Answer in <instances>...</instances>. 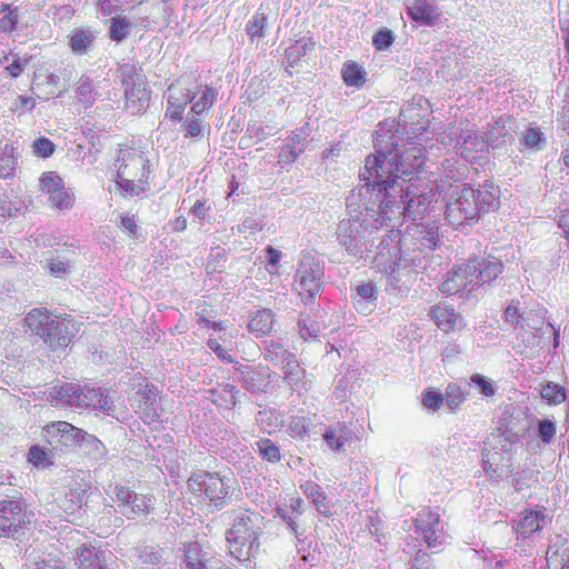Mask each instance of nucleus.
Returning <instances> with one entry per match:
<instances>
[{
	"mask_svg": "<svg viewBox=\"0 0 569 569\" xmlns=\"http://www.w3.org/2000/svg\"><path fill=\"white\" fill-rule=\"evenodd\" d=\"M393 39V32L387 28H383L375 33L372 43L378 50H386L392 44Z\"/></svg>",
	"mask_w": 569,
	"mask_h": 569,
	"instance_id": "bf43d9fd",
	"label": "nucleus"
},
{
	"mask_svg": "<svg viewBox=\"0 0 569 569\" xmlns=\"http://www.w3.org/2000/svg\"><path fill=\"white\" fill-rule=\"evenodd\" d=\"M487 142L492 148H502L513 142V136L506 126V121L499 119L486 132Z\"/></svg>",
	"mask_w": 569,
	"mask_h": 569,
	"instance_id": "b1692460",
	"label": "nucleus"
},
{
	"mask_svg": "<svg viewBox=\"0 0 569 569\" xmlns=\"http://www.w3.org/2000/svg\"><path fill=\"white\" fill-rule=\"evenodd\" d=\"M119 187L131 196H139L149 184V159L142 151L121 149L116 160Z\"/></svg>",
	"mask_w": 569,
	"mask_h": 569,
	"instance_id": "423d86ee",
	"label": "nucleus"
},
{
	"mask_svg": "<svg viewBox=\"0 0 569 569\" xmlns=\"http://www.w3.org/2000/svg\"><path fill=\"white\" fill-rule=\"evenodd\" d=\"M96 40L94 32L90 29H74L69 36V47L76 54H86Z\"/></svg>",
	"mask_w": 569,
	"mask_h": 569,
	"instance_id": "393cba45",
	"label": "nucleus"
},
{
	"mask_svg": "<svg viewBox=\"0 0 569 569\" xmlns=\"http://www.w3.org/2000/svg\"><path fill=\"white\" fill-rule=\"evenodd\" d=\"M432 196L429 193H417L407 187L406 201L402 210L400 211L405 218L413 221L421 219L430 208Z\"/></svg>",
	"mask_w": 569,
	"mask_h": 569,
	"instance_id": "6ab92c4d",
	"label": "nucleus"
},
{
	"mask_svg": "<svg viewBox=\"0 0 569 569\" xmlns=\"http://www.w3.org/2000/svg\"><path fill=\"white\" fill-rule=\"evenodd\" d=\"M337 240L341 248L352 257L370 259L369 253L373 247L372 231L368 230L357 219H347L339 222L336 230Z\"/></svg>",
	"mask_w": 569,
	"mask_h": 569,
	"instance_id": "6e6552de",
	"label": "nucleus"
},
{
	"mask_svg": "<svg viewBox=\"0 0 569 569\" xmlns=\"http://www.w3.org/2000/svg\"><path fill=\"white\" fill-rule=\"evenodd\" d=\"M416 532L422 535L428 547H436L442 543L443 527L440 516L431 510H422L415 519Z\"/></svg>",
	"mask_w": 569,
	"mask_h": 569,
	"instance_id": "dca6fc26",
	"label": "nucleus"
},
{
	"mask_svg": "<svg viewBox=\"0 0 569 569\" xmlns=\"http://www.w3.org/2000/svg\"><path fill=\"white\" fill-rule=\"evenodd\" d=\"M341 432H342V428H339V430H337V429H327L326 430V432L323 433V440L330 447V449L338 451L343 447L346 439L342 437Z\"/></svg>",
	"mask_w": 569,
	"mask_h": 569,
	"instance_id": "13d9d810",
	"label": "nucleus"
},
{
	"mask_svg": "<svg viewBox=\"0 0 569 569\" xmlns=\"http://www.w3.org/2000/svg\"><path fill=\"white\" fill-rule=\"evenodd\" d=\"M228 481L216 473L199 472L189 478L188 489L194 493L203 492L210 503L220 509L226 505L229 495Z\"/></svg>",
	"mask_w": 569,
	"mask_h": 569,
	"instance_id": "f8f14e48",
	"label": "nucleus"
},
{
	"mask_svg": "<svg viewBox=\"0 0 569 569\" xmlns=\"http://www.w3.org/2000/svg\"><path fill=\"white\" fill-rule=\"evenodd\" d=\"M299 332L303 340L316 338L319 333V325L309 317L305 318L299 321Z\"/></svg>",
	"mask_w": 569,
	"mask_h": 569,
	"instance_id": "e2e57ef3",
	"label": "nucleus"
},
{
	"mask_svg": "<svg viewBox=\"0 0 569 569\" xmlns=\"http://www.w3.org/2000/svg\"><path fill=\"white\" fill-rule=\"evenodd\" d=\"M72 194L64 188L60 187L57 192L50 196V202L53 208L63 210L72 206Z\"/></svg>",
	"mask_w": 569,
	"mask_h": 569,
	"instance_id": "6e6d98bb",
	"label": "nucleus"
},
{
	"mask_svg": "<svg viewBox=\"0 0 569 569\" xmlns=\"http://www.w3.org/2000/svg\"><path fill=\"white\" fill-rule=\"evenodd\" d=\"M119 71L126 87V109L132 114H138L149 106L150 92L147 82L131 64L121 66Z\"/></svg>",
	"mask_w": 569,
	"mask_h": 569,
	"instance_id": "9b49d317",
	"label": "nucleus"
},
{
	"mask_svg": "<svg viewBox=\"0 0 569 569\" xmlns=\"http://www.w3.org/2000/svg\"><path fill=\"white\" fill-rule=\"evenodd\" d=\"M284 380L291 387V389H299L305 377V369L300 367L296 356L292 353L290 358L283 361L281 365Z\"/></svg>",
	"mask_w": 569,
	"mask_h": 569,
	"instance_id": "7c9ffc66",
	"label": "nucleus"
},
{
	"mask_svg": "<svg viewBox=\"0 0 569 569\" xmlns=\"http://www.w3.org/2000/svg\"><path fill=\"white\" fill-rule=\"evenodd\" d=\"M469 386H476L480 395L485 397H492L496 393L495 382L480 373H473L470 377Z\"/></svg>",
	"mask_w": 569,
	"mask_h": 569,
	"instance_id": "09e8293b",
	"label": "nucleus"
},
{
	"mask_svg": "<svg viewBox=\"0 0 569 569\" xmlns=\"http://www.w3.org/2000/svg\"><path fill=\"white\" fill-rule=\"evenodd\" d=\"M546 313L547 310L539 303H533L530 307L526 308L522 328L528 327L533 330L541 329L546 319Z\"/></svg>",
	"mask_w": 569,
	"mask_h": 569,
	"instance_id": "f704fd0d",
	"label": "nucleus"
},
{
	"mask_svg": "<svg viewBox=\"0 0 569 569\" xmlns=\"http://www.w3.org/2000/svg\"><path fill=\"white\" fill-rule=\"evenodd\" d=\"M406 179L380 180L378 183H366L359 190L360 196L363 197V207L367 216L373 218L376 221L386 220L389 218V212L397 209L399 212L402 210L406 201L405 189Z\"/></svg>",
	"mask_w": 569,
	"mask_h": 569,
	"instance_id": "7ed1b4c3",
	"label": "nucleus"
},
{
	"mask_svg": "<svg viewBox=\"0 0 569 569\" xmlns=\"http://www.w3.org/2000/svg\"><path fill=\"white\" fill-rule=\"evenodd\" d=\"M132 27V22L127 17L116 16L111 19L109 36L117 42L123 41Z\"/></svg>",
	"mask_w": 569,
	"mask_h": 569,
	"instance_id": "58836bf2",
	"label": "nucleus"
},
{
	"mask_svg": "<svg viewBox=\"0 0 569 569\" xmlns=\"http://www.w3.org/2000/svg\"><path fill=\"white\" fill-rule=\"evenodd\" d=\"M443 402V395L433 390H428L422 396V405L429 409H439Z\"/></svg>",
	"mask_w": 569,
	"mask_h": 569,
	"instance_id": "69168bd1",
	"label": "nucleus"
},
{
	"mask_svg": "<svg viewBox=\"0 0 569 569\" xmlns=\"http://www.w3.org/2000/svg\"><path fill=\"white\" fill-rule=\"evenodd\" d=\"M325 266L313 252H302L296 272V290L305 305H311L323 289Z\"/></svg>",
	"mask_w": 569,
	"mask_h": 569,
	"instance_id": "0eeeda50",
	"label": "nucleus"
},
{
	"mask_svg": "<svg viewBox=\"0 0 569 569\" xmlns=\"http://www.w3.org/2000/svg\"><path fill=\"white\" fill-rule=\"evenodd\" d=\"M443 397L447 406L453 410L463 402L466 399V393L460 386L450 383L446 388Z\"/></svg>",
	"mask_w": 569,
	"mask_h": 569,
	"instance_id": "3c124183",
	"label": "nucleus"
},
{
	"mask_svg": "<svg viewBox=\"0 0 569 569\" xmlns=\"http://www.w3.org/2000/svg\"><path fill=\"white\" fill-rule=\"evenodd\" d=\"M184 81L179 80L176 84H171L167 90L168 107L166 116L174 121L182 119L184 107L191 102L196 96L191 89L183 87Z\"/></svg>",
	"mask_w": 569,
	"mask_h": 569,
	"instance_id": "f3484780",
	"label": "nucleus"
},
{
	"mask_svg": "<svg viewBox=\"0 0 569 569\" xmlns=\"http://www.w3.org/2000/svg\"><path fill=\"white\" fill-rule=\"evenodd\" d=\"M477 207L479 213L495 210L498 207L499 188L493 183L486 182L480 189H476Z\"/></svg>",
	"mask_w": 569,
	"mask_h": 569,
	"instance_id": "bb28decb",
	"label": "nucleus"
},
{
	"mask_svg": "<svg viewBox=\"0 0 569 569\" xmlns=\"http://www.w3.org/2000/svg\"><path fill=\"white\" fill-rule=\"evenodd\" d=\"M540 393L549 403H561L566 399L565 388L556 382L545 385Z\"/></svg>",
	"mask_w": 569,
	"mask_h": 569,
	"instance_id": "c03bdc74",
	"label": "nucleus"
},
{
	"mask_svg": "<svg viewBox=\"0 0 569 569\" xmlns=\"http://www.w3.org/2000/svg\"><path fill=\"white\" fill-rule=\"evenodd\" d=\"M217 98V91L206 86L201 92V97L191 106V113L201 116L206 110H209Z\"/></svg>",
	"mask_w": 569,
	"mask_h": 569,
	"instance_id": "79ce46f5",
	"label": "nucleus"
},
{
	"mask_svg": "<svg viewBox=\"0 0 569 569\" xmlns=\"http://www.w3.org/2000/svg\"><path fill=\"white\" fill-rule=\"evenodd\" d=\"M423 164V153L419 146L409 144L405 149H401L399 144V156L397 166L402 170H399L401 177H407L413 173V171L420 169Z\"/></svg>",
	"mask_w": 569,
	"mask_h": 569,
	"instance_id": "aec40b11",
	"label": "nucleus"
},
{
	"mask_svg": "<svg viewBox=\"0 0 569 569\" xmlns=\"http://www.w3.org/2000/svg\"><path fill=\"white\" fill-rule=\"evenodd\" d=\"M557 433L556 422L551 419H542L538 422L537 437L543 445H549Z\"/></svg>",
	"mask_w": 569,
	"mask_h": 569,
	"instance_id": "8fccbe9b",
	"label": "nucleus"
},
{
	"mask_svg": "<svg viewBox=\"0 0 569 569\" xmlns=\"http://www.w3.org/2000/svg\"><path fill=\"white\" fill-rule=\"evenodd\" d=\"M430 315L438 328L445 332L453 330L457 325L458 315L455 312V309L447 306L432 307Z\"/></svg>",
	"mask_w": 569,
	"mask_h": 569,
	"instance_id": "c756f323",
	"label": "nucleus"
},
{
	"mask_svg": "<svg viewBox=\"0 0 569 569\" xmlns=\"http://www.w3.org/2000/svg\"><path fill=\"white\" fill-rule=\"evenodd\" d=\"M43 436L53 449L71 448L81 445L83 430L67 421H56L43 428Z\"/></svg>",
	"mask_w": 569,
	"mask_h": 569,
	"instance_id": "4468645a",
	"label": "nucleus"
},
{
	"mask_svg": "<svg viewBox=\"0 0 569 569\" xmlns=\"http://www.w3.org/2000/svg\"><path fill=\"white\" fill-rule=\"evenodd\" d=\"M163 550L153 546H141L136 548L134 556L143 565H158L162 561Z\"/></svg>",
	"mask_w": 569,
	"mask_h": 569,
	"instance_id": "a19ab883",
	"label": "nucleus"
},
{
	"mask_svg": "<svg viewBox=\"0 0 569 569\" xmlns=\"http://www.w3.org/2000/svg\"><path fill=\"white\" fill-rule=\"evenodd\" d=\"M479 217L476 189L462 186L457 187L450 194L446 207V219L455 227L471 224Z\"/></svg>",
	"mask_w": 569,
	"mask_h": 569,
	"instance_id": "1a4fd4ad",
	"label": "nucleus"
},
{
	"mask_svg": "<svg viewBox=\"0 0 569 569\" xmlns=\"http://www.w3.org/2000/svg\"><path fill=\"white\" fill-rule=\"evenodd\" d=\"M301 150L297 151L293 146L286 143L279 152V163L291 164L299 156Z\"/></svg>",
	"mask_w": 569,
	"mask_h": 569,
	"instance_id": "338daca9",
	"label": "nucleus"
},
{
	"mask_svg": "<svg viewBox=\"0 0 569 569\" xmlns=\"http://www.w3.org/2000/svg\"><path fill=\"white\" fill-rule=\"evenodd\" d=\"M241 381L251 392L262 391L268 386L266 376L261 371L251 369L241 372Z\"/></svg>",
	"mask_w": 569,
	"mask_h": 569,
	"instance_id": "4c0bfd02",
	"label": "nucleus"
},
{
	"mask_svg": "<svg viewBox=\"0 0 569 569\" xmlns=\"http://www.w3.org/2000/svg\"><path fill=\"white\" fill-rule=\"evenodd\" d=\"M79 569H107V552L93 547H81L77 550Z\"/></svg>",
	"mask_w": 569,
	"mask_h": 569,
	"instance_id": "5701e85b",
	"label": "nucleus"
},
{
	"mask_svg": "<svg viewBox=\"0 0 569 569\" xmlns=\"http://www.w3.org/2000/svg\"><path fill=\"white\" fill-rule=\"evenodd\" d=\"M505 457L501 452L495 451L490 452L487 448L482 450V468L486 475L491 478H501L505 469L509 467V465H503L502 460Z\"/></svg>",
	"mask_w": 569,
	"mask_h": 569,
	"instance_id": "a878e982",
	"label": "nucleus"
},
{
	"mask_svg": "<svg viewBox=\"0 0 569 569\" xmlns=\"http://www.w3.org/2000/svg\"><path fill=\"white\" fill-rule=\"evenodd\" d=\"M96 409H100L103 412H106L108 416L114 417L118 419L117 416V407L114 403V397L110 393H103L99 398V405H97Z\"/></svg>",
	"mask_w": 569,
	"mask_h": 569,
	"instance_id": "0e129e2a",
	"label": "nucleus"
},
{
	"mask_svg": "<svg viewBox=\"0 0 569 569\" xmlns=\"http://www.w3.org/2000/svg\"><path fill=\"white\" fill-rule=\"evenodd\" d=\"M33 152L41 158H48L54 152V144L47 138H38L32 143Z\"/></svg>",
	"mask_w": 569,
	"mask_h": 569,
	"instance_id": "680f3d73",
	"label": "nucleus"
},
{
	"mask_svg": "<svg viewBox=\"0 0 569 569\" xmlns=\"http://www.w3.org/2000/svg\"><path fill=\"white\" fill-rule=\"evenodd\" d=\"M79 386L66 383L60 387H54L50 392V396L74 407L73 400H77L79 397Z\"/></svg>",
	"mask_w": 569,
	"mask_h": 569,
	"instance_id": "37998d69",
	"label": "nucleus"
},
{
	"mask_svg": "<svg viewBox=\"0 0 569 569\" xmlns=\"http://www.w3.org/2000/svg\"><path fill=\"white\" fill-rule=\"evenodd\" d=\"M292 352L287 350L279 340L271 339L267 342L264 358L276 366H280L283 361L290 358Z\"/></svg>",
	"mask_w": 569,
	"mask_h": 569,
	"instance_id": "e433bc0d",
	"label": "nucleus"
},
{
	"mask_svg": "<svg viewBox=\"0 0 569 569\" xmlns=\"http://www.w3.org/2000/svg\"><path fill=\"white\" fill-rule=\"evenodd\" d=\"M194 113H190L187 116L186 123L183 124V129L186 130L184 137L187 138H197L202 136L204 130V126L202 121Z\"/></svg>",
	"mask_w": 569,
	"mask_h": 569,
	"instance_id": "5fc2aeb1",
	"label": "nucleus"
},
{
	"mask_svg": "<svg viewBox=\"0 0 569 569\" xmlns=\"http://www.w3.org/2000/svg\"><path fill=\"white\" fill-rule=\"evenodd\" d=\"M290 430L293 437L305 438L310 436L309 419L306 417H297L290 423Z\"/></svg>",
	"mask_w": 569,
	"mask_h": 569,
	"instance_id": "052dcab7",
	"label": "nucleus"
},
{
	"mask_svg": "<svg viewBox=\"0 0 569 569\" xmlns=\"http://www.w3.org/2000/svg\"><path fill=\"white\" fill-rule=\"evenodd\" d=\"M315 49V42L309 37H301L286 50V58L290 66L298 63L302 57Z\"/></svg>",
	"mask_w": 569,
	"mask_h": 569,
	"instance_id": "473e14b6",
	"label": "nucleus"
},
{
	"mask_svg": "<svg viewBox=\"0 0 569 569\" xmlns=\"http://www.w3.org/2000/svg\"><path fill=\"white\" fill-rule=\"evenodd\" d=\"M525 310L520 308L519 300H512L505 310V321L522 328Z\"/></svg>",
	"mask_w": 569,
	"mask_h": 569,
	"instance_id": "864d4df0",
	"label": "nucleus"
},
{
	"mask_svg": "<svg viewBox=\"0 0 569 569\" xmlns=\"http://www.w3.org/2000/svg\"><path fill=\"white\" fill-rule=\"evenodd\" d=\"M74 92L78 101L86 108L91 107L99 97L93 80L87 74L80 77Z\"/></svg>",
	"mask_w": 569,
	"mask_h": 569,
	"instance_id": "cd10ccee",
	"label": "nucleus"
},
{
	"mask_svg": "<svg viewBox=\"0 0 569 569\" xmlns=\"http://www.w3.org/2000/svg\"><path fill=\"white\" fill-rule=\"evenodd\" d=\"M469 263L475 267L473 278L477 281V287L495 280L503 270L501 260L496 257H479L469 260Z\"/></svg>",
	"mask_w": 569,
	"mask_h": 569,
	"instance_id": "a211bd4d",
	"label": "nucleus"
},
{
	"mask_svg": "<svg viewBox=\"0 0 569 569\" xmlns=\"http://www.w3.org/2000/svg\"><path fill=\"white\" fill-rule=\"evenodd\" d=\"M521 142L528 148L540 149L545 142L543 133L538 128H529L522 133Z\"/></svg>",
	"mask_w": 569,
	"mask_h": 569,
	"instance_id": "4d7b16f0",
	"label": "nucleus"
},
{
	"mask_svg": "<svg viewBox=\"0 0 569 569\" xmlns=\"http://www.w3.org/2000/svg\"><path fill=\"white\" fill-rule=\"evenodd\" d=\"M267 17L262 12H257L252 19L247 23L246 30L250 38H263L266 33Z\"/></svg>",
	"mask_w": 569,
	"mask_h": 569,
	"instance_id": "a18cd8bd",
	"label": "nucleus"
},
{
	"mask_svg": "<svg viewBox=\"0 0 569 569\" xmlns=\"http://www.w3.org/2000/svg\"><path fill=\"white\" fill-rule=\"evenodd\" d=\"M399 140V136L389 131L383 134L377 132L373 140L376 153L366 158L365 168L360 172L361 180L378 183L380 180L392 181L402 178L399 171L402 169L397 166Z\"/></svg>",
	"mask_w": 569,
	"mask_h": 569,
	"instance_id": "f03ea898",
	"label": "nucleus"
},
{
	"mask_svg": "<svg viewBox=\"0 0 569 569\" xmlns=\"http://www.w3.org/2000/svg\"><path fill=\"white\" fill-rule=\"evenodd\" d=\"M560 128L569 134V87L565 94L563 106L558 119Z\"/></svg>",
	"mask_w": 569,
	"mask_h": 569,
	"instance_id": "774afa93",
	"label": "nucleus"
},
{
	"mask_svg": "<svg viewBox=\"0 0 569 569\" xmlns=\"http://www.w3.org/2000/svg\"><path fill=\"white\" fill-rule=\"evenodd\" d=\"M24 322L53 351L68 347L79 330L72 318H53L44 308L32 309Z\"/></svg>",
	"mask_w": 569,
	"mask_h": 569,
	"instance_id": "20e7f679",
	"label": "nucleus"
},
{
	"mask_svg": "<svg viewBox=\"0 0 569 569\" xmlns=\"http://www.w3.org/2000/svg\"><path fill=\"white\" fill-rule=\"evenodd\" d=\"M62 186V179L54 172H44L40 178V188L49 196H52Z\"/></svg>",
	"mask_w": 569,
	"mask_h": 569,
	"instance_id": "603ef678",
	"label": "nucleus"
},
{
	"mask_svg": "<svg viewBox=\"0 0 569 569\" xmlns=\"http://www.w3.org/2000/svg\"><path fill=\"white\" fill-rule=\"evenodd\" d=\"M545 510L546 509L542 508L537 510H526L522 512L515 526L517 533L526 538L541 530L547 518Z\"/></svg>",
	"mask_w": 569,
	"mask_h": 569,
	"instance_id": "412c9836",
	"label": "nucleus"
},
{
	"mask_svg": "<svg viewBox=\"0 0 569 569\" xmlns=\"http://www.w3.org/2000/svg\"><path fill=\"white\" fill-rule=\"evenodd\" d=\"M341 76L347 86L360 87L365 83V71L356 62L345 63Z\"/></svg>",
	"mask_w": 569,
	"mask_h": 569,
	"instance_id": "ea45409f",
	"label": "nucleus"
},
{
	"mask_svg": "<svg viewBox=\"0 0 569 569\" xmlns=\"http://www.w3.org/2000/svg\"><path fill=\"white\" fill-rule=\"evenodd\" d=\"M207 553H204L198 543H189L184 548L186 569H207Z\"/></svg>",
	"mask_w": 569,
	"mask_h": 569,
	"instance_id": "72a5a7b5",
	"label": "nucleus"
},
{
	"mask_svg": "<svg viewBox=\"0 0 569 569\" xmlns=\"http://www.w3.org/2000/svg\"><path fill=\"white\" fill-rule=\"evenodd\" d=\"M116 511L128 519L147 516L152 510V498L137 493L124 486L114 487Z\"/></svg>",
	"mask_w": 569,
	"mask_h": 569,
	"instance_id": "ddd939ff",
	"label": "nucleus"
},
{
	"mask_svg": "<svg viewBox=\"0 0 569 569\" xmlns=\"http://www.w3.org/2000/svg\"><path fill=\"white\" fill-rule=\"evenodd\" d=\"M256 446L263 459L270 462H278L280 460V450L270 439L262 438L256 442Z\"/></svg>",
	"mask_w": 569,
	"mask_h": 569,
	"instance_id": "49530a36",
	"label": "nucleus"
},
{
	"mask_svg": "<svg viewBox=\"0 0 569 569\" xmlns=\"http://www.w3.org/2000/svg\"><path fill=\"white\" fill-rule=\"evenodd\" d=\"M377 287L372 281L357 284L356 295L353 297L357 310L360 312L368 311L369 303L377 300Z\"/></svg>",
	"mask_w": 569,
	"mask_h": 569,
	"instance_id": "c85d7f7f",
	"label": "nucleus"
},
{
	"mask_svg": "<svg viewBox=\"0 0 569 569\" xmlns=\"http://www.w3.org/2000/svg\"><path fill=\"white\" fill-rule=\"evenodd\" d=\"M262 533V517L254 511L243 510L234 515L227 531L230 553L238 560H248L259 548Z\"/></svg>",
	"mask_w": 569,
	"mask_h": 569,
	"instance_id": "39448f33",
	"label": "nucleus"
},
{
	"mask_svg": "<svg viewBox=\"0 0 569 569\" xmlns=\"http://www.w3.org/2000/svg\"><path fill=\"white\" fill-rule=\"evenodd\" d=\"M396 238L388 236L380 240L372 264L385 276V291L393 297L406 298L416 280V259L402 256Z\"/></svg>",
	"mask_w": 569,
	"mask_h": 569,
	"instance_id": "f257e3e1",
	"label": "nucleus"
},
{
	"mask_svg": "<svg viewBox=\"0 0 569 569\" xmlns=\"http://www.w3.org/2000/svg\"><path fill=\"white\" fill-rule=\"evenodd\" d=\"M272 326L273 315L269 309L258 310L248 323L249 330L257 336L269 333Z\"/></svg>",
	"mask_w": 569,
	"mask_h": 569,
	"instance_id": "2f4dec72",
	"label": "nucleus"
},
{
	"mask_svg": "<svg viewBox=\"0 0 569 569\" xmlns=\"http://www.w3.org/2000/svg\"><path fill=\"white\" fill-rule=\"evenodd\" d=\"M473 273L475 267L470 266L469 261L458 266L451 272H448L447 278L440 286V291L446 295H456L475 290L477 281L473 278Z\"/></svg>",
	"mask_w": 569,
	"mask_h": 569,
	"instance_id": "2eb2a0df",
	"label": "nucleus"
},
{
	"mask_svg": "<svg viewBox=\"0 0 569 569\" xmlns=\"http://www.w3.org/2000/svg\"><path fill=\"white\" fill-rule=\"evenodd\" d=\"M102 395V390L99 387H80L79 397L73 400L74 407L77 408H97L99 405V398Z\"/></svg>",
	"mask_w": 569,
	"mask_h": 569,
	"instance_id": "c9c22d12",
	"label": "nucleus"
},
{
	"mask_svg": "<svg viewBox=\"0 0 569 569\" xmlns=\"http://www.w3.org/2000/svg\"><path fill=\"white\" fill-rule=\"evenodd\" d=\"M457 142L463 144L465 148L470 151H481L488 144L487 138L485 139L483 137L470 131L461 132Z\"/></svg>",
	"mask_w": 569,
	"mask_h": 569,
	"instance_id": "de8ad7c7",
	"label": "nucleus"
},
{
	"mask_svg": "<svg viewBox=\"0 0 569 569\" xmlns=\"http://www.w3.org/2000/svg\"><path fill=\"white\" fill-rule=\"evenodd\" d=\"M33 513L18 500L0 501V537L19 539L31 525Z\"/></svg>",
	"mask_w": 569,
	"mask_h": 569,
	"instance_id": "9d476101",
	"label": "nucleus"
},
{
	"mask_svg": "<svg viewBox=\"0 0 569 569\" xmlns=\"http://www.w3.org/2000/svg\"><path fill=\"white\" fill-rule=\"evenodd\" d=\"M408 13L412 20L425 26L436 24L441 16L439 9L427 0H416L408 8Z\"/></svg>",
	"mask_w": 569,
	"mask_h": 569,
	"instance_id": "4be33fe9",
	"label": "nucleus"
}]
</instances>
